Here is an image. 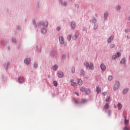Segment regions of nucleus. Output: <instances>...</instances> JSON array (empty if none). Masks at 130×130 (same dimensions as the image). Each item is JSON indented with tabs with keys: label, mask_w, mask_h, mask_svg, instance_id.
<instances>
[{
	"label": "nucleus",
	"mask_w": 130,
	"mask_h": 130,
	"mask_svg": "<svg viewBox=\"0 0 130 130\" xmlns=\"http://www.w3.org/2000/svg\"><path fill=\"white\" fill-rule=\"evenodd\" d=\"M84 66L87 68V69H88L89 70H91V71H93L94 70V65L93 64V63H90L89 64L88 62H85L84 63Z\"/></svg>",
	"instance_id": "obj_1"
},
{
	"label": "nucleus",
	"mask_w": 130,
	"mask_h": 130,
	"mask_svg": "<svg viewBox=\"0 0 130 130\" xmlns=\"http://www.w3.org/2000/svg\"><path fill=\"white\" fill-rule=\"evenodd\" d=\"M121 55V53L120 52H117L115 55H113L112 57V59H116L117 58H118V57H120Z\"/></svg>",
	"instance_id": "obj_2"
},
{
	"label": "nucleus",
	"mask_w": 130,
	"mask_h": 130,
	"mask_svg": "<svg viewBox=\"0 0 130 130\" xmlns=\"http://www.w3.org/2000/svg\"><path fill=\"white\" fill-rule=\"evenodd\" d=\"M57 76L58 77V78H62V77H63V72L62 71L58 72Z\"/></svg>",
	"instance_id": "obj_3"
},
{
	"label": "nucleus",
	"mask_w": 130,
	"mask_h": 130,
	"mask_svg": "<svg viewBox=\"0 0 130 130\" xmlns=\"http://www.w3.org/2000/svg\"><path fill=\"white\" fill-rule=\"evenodd\" d=\"M59 41L61 44H63L64 43V40L63 39V37L62 36L59 37Z\"/></svg>",
	"instance_id": "obj_4"
},
{
	"label": "nucleus",
	"mask_w": 130,
	"mask_h": 130,
	"mask_svg": "<svg viewBox=\"0 0 130 130\" xmlns=\"http://www.w3.org/2000/svg\"><path fill=\"white\" fill-rule=\"evenodd\" d=\"M71 27L72 30H74V29L76 28V22H75V21L71 22Z\"/></svg>",
	"instance_id": "obj_5"
},
{
	"label": "nucleus",
	"mask_w": 130,
	"mask_h": 130,
	"mask_svg": "<svg viewBox=\"0 0 130 130\" xmlns=\"http://www.w3.org/2000/svg\"><path fill=\"white\" fill-rule=\"evenodd\" d=\"M95 91L97 94H100V93H101V88H100L99 85L96 86Z\"/></svg>",
	"instance_id": "obj_6"
},
{
	"label": "nucleus",
	"mask_w": 130,
	"mask_h": 130,
	"mask_svg": "<svg viewBox=\"0 0 130 130\" xmlns=\"http://www.w3.org/2000/svg\"><path fill=\"white\" fill-rule=\"evenodd\" d=\"M42 26H43V27H44V28H46V27H48V22H47V21H43L42 22Z\"/></svg>",
	"instance_id": "obj_7"
},
{
	"label": "nucleus",
	"mask_w": 130,
	"mask_h": 130,
	"mask_svg": "<svg viewBox=\"0 0 130 130\" xmlns=\"http://www.w3.org/2000/svg\"><path fill=\"white\" fill-rule=\"evenodd\" d=\"M119 88V82H117L115 83L114 87V90H117Z\"/></svg>",
	"instance_id": "obj_8"
},
{
	"label": "nucleus",
	"mask_w": 130,
	"mask_h": 130,
	"mask_svg": "<svg viewBox=\"0 0 130 130\" xmlns=\"http://www.w3.org/2000/svg\"><path fill=\"white\" fill-rule=\"evenodd\" d=\"M100 67L102 71H105L106 70V66L104 63H102Z\"/></svg>",
	"instance_id": "obj_9"
},
{
	"label": "nucleus",
	"mask_w": 130,
	"mask_h": 130,
	"mask_svg": "<svg viewBox=\"0 0 130 130\" xmlns=\"http://www.w3.org/2000/svg\"><path fill=\"white\" fill-rule=\"evenodd\" d=\"M113 38H114V36H111L108 40V43H111V42H112V40H113Z\"/></svg>",
	"instance_id": "obj_10"
},
{
	"label": "nucleus",
	"mask_w": 130,
	"mask_h": 130,
	"mask_svg": "<svg viewBox=\"0 0 130 130\" xmlns=\"http://www.w3.org/2000/svg\"><path fill=\"white\" fill-rule=\"evenodd\" d=\"M30 61H31V59L30 58H26V59L24 60V62L26 64H29Z\"/></svg>",
	"instance_id": "obj_11"
},
{
	"label": "nucleus",
	"mask_w": 130,
	"mask_h": 130,
	"mask_svg": "<svg viewBox=\"0 0 130 130\" xmlns=\"http://www.w3.org/2000/svg\"><path fill=\"white\" fill-rule=\"evenodd\" d=\"M18 81L19 83H24V77H20Z\"/></svg>",
	"instance_id": "obj_12"
},
{
	"label": "nucleus",
	"mask_w": 130,
	"mask_h": 130,
	"mask_svg": "<svg viewBox=\"0 0 130 130\" xmlns=\"http://www.w3.org/2000/svg\"><path fill=\"white\" fill-rule=\"evenodd\" d=\"M71 86H76V85H77V83L74 82L73 79H72L71 80Z\"/></svg>",
	"instance_id": "obj_13"
},
{
	"label": "nucleus",
	"mask_w": 130,
	"mask_h": 130,
	"mask_svg": "<svg viewBox=\"0 0 130 130\" xmlns=\"http://www.w3.org/2000/svg\"><path fill=\"white\" fill-rule=\"evenodd\" d=\"M109 108V104L106 103L104 107V109H108Z\"/></svg>",
	"instance_id": "obj_14"
},
{
	"label": "nucleus",
	"mask_w": 130,
	"mask_h": 130,
	"mask_svg": "<svg viewBox=\"0 0 130 130\" xmlns=\"http://www.w3.org/2000/svg\"><path fill=\"white\" fill-rule=\"evenodd\" d=\"M117 106L119 110H121V108H122V106L121 105V104H120V103H118L117 104Z\"/></svg>",
	"instance_id": "obj_15"
},
{
	"label": "nucleus",
	"mask_w": 130,
	"mask_h": 130,
	"mask_svg": "<svg viewBox=\"0 0 130 130\" xmlns=\"http://www.w3.org/2000/svg\"><path fill=\"white\" fill-rule=\"evenodd\" d=\"M78 82L79 86H82V85H83V82L82 81V80L78 79Z\"/></svg>",
	"instance_id": "obj_16"
},
{
	"label": "nucleus",
	"mask_w": 130,
	"mask_h": 130,
	"mask_svg": "<svg viewBox=\"0 0 130 130\" xmlns=\"http://www.w3.org/2000/svg\"><path fill=\"white\" fill-rule=\"evenodd\" d=\"M41 32L43 34H45V33H46L47 32V31L45 28H42L41 29Z\"/></svg>",
	"instance_id": "obj_17"
},
{
	"label": "nucleus",
	"mask_w": 130,
	"mask_h": 130,
	"mask_svg": "<svg viewBox=\"0 0 130 130\" xmlns=\"http://www.w3.org/2000/svg\"><path fill=\"white\" fill-rule=\"evenodd\" d=\"M90 92H91V91L89 89H87L85 91V93L86 95H89V94H90Z\"/></svg>",
	"instance_id": "obj_18"
},
{
	"label": "nucleus",
	"mask_w": 130,
	"mask_h": 130,
	"mask_svg": "<svg viewBox=\"0 0 130 130\" xmlns=\"http://www.w3.org/2000/svg\"><path fill=\"white\" fill-rule=\"evenodd\" d=\"M125 63V58H123L121 61H120V63Z\"/></svg>",
	"instance_id": "obj_19"
},
{
	"label": "nucleus",
	"mask_w": 130,
	"mask_h": 130,
	"mask_svg": "<svg viewBox=\"0 0 130 130\" xmlns=\"http://www.w3.org/2000/svg\"><path fill=\"white\" fill-rule=\"evenodd\" d=\"M80 91H81V92H85L86 91V88L84 87H82L80 88Z\"/></svg>",
	"instance_id": "obj_20"
},
{
	"label": "nucleus",
	"mask_w": 130,
	"mask_h": 130,
	"mask_svg": "<svg viewBox=\"0 0 130 130\" xmlns=\"http://www.w3.org/2000/svg\"><path fill=\"white\" fill-rule=\"evenodd\" d=\"M128 91V89H125L123 90V93L125 94Z\"/></svg>",
	"instance_id": "obj_21"
},
{
	"label": "nucleus",
	"mask_w": 130,
	"mask_h": 130,
	"mask_svg": "<svg viewBox=\"0 0 130 130\" xmlns=\"http://www.w3.org/2000/svg\"><path fill=\"white\" fill-rule=\"evenodd\" d=\"M110 99V96H107V98H106V99L105 100L106 102H109Z\"/></svg>",
	"instance_id": "obj_22"
},
{
	"label": "nucleus",
	"mask_w": 130,
	"mask_h": 130,
	"mask_svg": "<svg viewBox=\"0 0 130 130\" xmlns=\"http://www.w3.org/2000/svg\"><path fill=\"white\" fill-rule=\"evenodd\" d=\"M107 17H108V13H106L104 14V18H105V20H106V19H107Z\"/></svg>",
	"instance_id": "obj_23"
},
{
	"label": "nucleus",
	"mask_w": 130,
	"mask_h": 130,
	"mask_svg": "<svg viewBox=\"0 0 130 130\" xmlns=\"http://www.w3.org/2000/svg\"><path fill=\"white\" fill-rule=\"evenodd\" d=\"M68 40L69 41H71V40L72 39V35H69L68 36Z\"/></svg>",
	"instance_id": "obj_24"
},
{
	"label": "nucleus",
	"mask_w": 130,
	"mask_h": 130,
	"mask_svg": "<svg viewBox=\"0 0 130 130\" xmlns=\"http://www.w3.org/2000/svg\"><path fill=\"white\" fill-rule=\"evenodd\" d=\"M72 71V73L74 74V73H75L76 72V69L74 67H73L71 69Z\"/></svg>",
	"instance_id": "obj_25"
},
{
	"label": "nucleus",
	"mask_w": 130,
	"mask_h": 130,
	"mask_svg": "<svg viewBox=\"0 0 130 130\" xmlns=\"http://www.w3.org/2000/svg\"><path fill=\"white\" fill-rule=\"evenodd\" d=\"M53 85L55 86V87H57V82L56 81H53Z\"/></svg>",
	"instance_id": "obj_26"
},
{
	"label": "nucleus",
	"mask_w": 130,
	"mask_h": 130,
	"mask_svg": "<svg viewBox=\"0 0 130 130\" xmlns=\"http://www.w3.org/2000/svg\"><path fill=\"white\" fill-rule=\"evenodd\" d=\"M121 9V7L119 6H117L116 7V9L117 10V11H119V10H120Z\"/></svg>",
	"instance_id": "obj_27"
},
{
	"label": "nucleus",
	"mask_w": 130,
	"mask_h": 130,
	"mask_svg": "<svg viewBox=\"0 0 130 130\" xmlns=\"http://www.w3.org/2000/svg\"><path fill=\"white\" fill-rule=\"evenodd\" d=\"M58 68V67L57 66V65H55L53 67V70L54 71H56V70H57V68Z\"/></svg>",
	"instance_id": "obj_28"
},
{
	"label": "nucleus",
	"mask_w": 130,
	"mask_h": 130,
	"mask_svg": "<svg viewBox=\"0 0 130 130\" xmlns=\"http://www.w3.org/2000/svg\"><path fill=\"white\" fill-rule=\"evenodd\" d=\"M73 38L74 40H76V39H77V38H78V36L77 35H75L74 36Z\"/></svg>",
	"instance_id": "obj_29"
},
{
	"label": "nucleus",
	"mask_w": 130,
	"mask_h": 130,
	"mask_svg": "<svg viewBox=\"0 0 130 130\" xmlns=\"http://www.w3.org/2000/svg\"><path fill=\"white\" fill-rule=\"evenodd\" d=\"M91 22H92V23H96V22H97V20L95 18H93Z\"/></svg>",
	"instance_id": "obj_30"
},
{
	"label": "nucleus",
	"mask_w": 130,
	"mask_h": 130,
	"mask_svg": "<svg viewBox=\"0 0 130 130\" xmlns=\"http://www.w3.org/2000/svg\"><path fill=\"white\" fill-rule=\"evenodd\" d=\"M115 47V44H111L110 45V48H114Z\"/></svg>",
	"instance_id": "obj_31"
},
{
	"label": "nucleus",
	"mask_w": 130,
	"mask_h": 130,
	"mask_svg": "<svg viewBox=\"0 0 130 130\" xmlns=\"http://www.w3.org/2000/svg\"><path fill=\"white\" fill-rule=\"evenodd\" d=\"M112 79H113V78L112 77V76H109L108 77V80L109 81H111V80H112Z\"/></svg>",
	"instance_id": "obj_32"
},
{
	"label": "nucleus",
	"mask_w": 130,
	"mask_h": 130,
	"mask_svg": "<svg viewBox=\"0 0 130 130\" xmlns=\"http://www.w3.org/2000/svg\"><path fill=\"white\" fill-rule=\"evenodd\" d=\"M125 124L126 125L127 124H128V120L125 119Z\"/></svg>",
	"instance_id": "obj_33"
},
{
	"label": "nucleus",
	"mask_w": 130,
	"mask_h": 130,
	"mask_svg": "<svg viewBox=\"0 0 130 130\" xmlns=\"http://www.w3.org/2000/svg\"><path fill=\"white\" fill-rule=\"evenodd\" d=\"M98 28V24H94V29L96 30Z\"/></svg>",
	"instance_id": "obj_34"
},
{
	"label": "nucleus",
	"mask_w": 130,
	"mask_h": 130,
	"mask_svg": "<svg viewBox=\"0 0 130 130\" xmlns=\"http://www.w3.org/2000/svg\"><path fill=\"white\" fill-rule=\"evenodd\" d=\"M34 67L35 68H37V67H38V64L36 62H35L34 64Z\"/></svg>",
	"instance_id": "obj_35"
},
{
	"label": "nucleus",
	"mask_w": 130,
	"mask_h": 130,
	"mask_svg": "<svg viewBox=\"0 0 130 130\" xmlns=\"http://www.w3.org/2000/svg\"><path fill=\"white\" fill-rule=\"evenodd\" d=\"M67 57V56L65 54L62 55V58L64 59Z\"/></svg>",
	"instance_id": "obj_36"
},
{
	"label": "nucleus",
	"mask_w": 130,
	"mask_h": 130,
	"mask_svg": "<svg viewBox=\"0 0 130 130\" xmlns=\"http://www.w3.org/2000/svg\"><path fill=\"white\" fill-rule=\"evenodd\" d=\"M106 94H107V92H103L102 95H103V96H105V95H106Z\"/></svg>",
	"instance_id": "obj_37"
},
{
	"label": "nucleus",
	"mask_w": 130,
	"mask_h": 130,
	"mask_svg": "<svg viewBox=\"0 0 130 130\" xmlns=\"http://www.w3.org/2000/svg\"><path fill=\"white\" fill-rule=\"evenodd\" d=\"M12 42H13V43H16V40H15V39H12Z\"/></svg>",
	"instance_id": "obj_38"
},
{
	"label": "nucleus",
	"mask_w": 130,
	"mask_h": 130,
	"mask_svg": "<svg viewBox=\"0 0 130 130\" xmlns=\"http://www.w3.org/2000/svg\"><path fill=\"white\" fill-rule=\"evenodd\" d=\"M85 102H87L86 100H82V103H85Z\"/></svg>",
	"instance_id": "obj_39"
},
{
	"label": "nucleus",
	"mask_w": 130,
	"mask_h": 130,
	"mask_svg": "<svg viewBox=\"0 0 130 130\" xmlns=\"http://www.w3.org/2000/svg\"><path fill=\"white\" fill-rule=\"evenodd\" d=\"M56 30H57V31H59V30H60V27H58L56 28Z\"/></svg>",
	"instance_id": "obj_40"
},
{
	"label": "nucleus",
	"mask_w": 130,
	"mask_h": 130,
	"mask_svg": "<svg viewBox=\"0 0 130 130\" xmlns=\"http://www.w3.org/2000/svg\"><path fill=\"white\" fill-rule=\"evenodd\" d=\"M123 130H128V128H127V127H125L123 128Z\"/></svg>",
	"instance_id": "obj_41"
},
{
	"label": "nucleus",
	"mask_w": 130,
	"mask_h": 130,
	"mask_svg": "<svg viewBox=\"0 0 130 130\" xmlns=\"http://www.w3.org/2000/svg\"><path fill=\"white\" fill-rule=\"evenodd\" d=\"M75 6H76V7L79 8V5L76 4Z\"/></svg>",
	"instance_id": "obj_42"
},
{
	"label": "nucleus",
	"mask_w": 130,
	"mask_h": 130,
	"mask_svg": "<svg viewBox=\"0 0 130 130\" xmlns=\"http://www.w3.org/2000/svg\"><path fill=\"white\" fill-rule=\"evenodd\" d=\"M128 21H130V17H129L127 19Z\"/></svg>",
	"instance_id": "obj_43"
},
{
	"label": "nucleus",
	"mask_w": 130,
	"mask_h": 130,
	"mask_svg": "<svg viewBox=\"0 0 130 130\" xmlns=\"http://www.w3.org/2000/svg\"><path fill=\"white\" fill-rule=\"evenodd\" d=\"M76 94L77 95V96H79V93H76Z\"/></svg>",
	"instance_id": "obj_44"
},
{
	"label": "nucleus",
	"mask_w": 130,
	"mask_h": 130,
	"mask_svg": "<svg viewBox=\"0 0 130 130\" xmlns=\"http://www.w3.org/2000/svg\"><path fill=\"white\" fill-rule=\"evenodd\" d=\"M63 6H66V4L65 3L64 4H63Z\"/></svg>",
	"instance_id": "obj_45"
}]
</instances>
